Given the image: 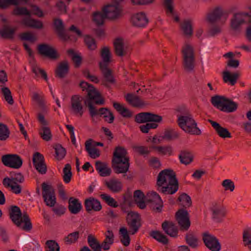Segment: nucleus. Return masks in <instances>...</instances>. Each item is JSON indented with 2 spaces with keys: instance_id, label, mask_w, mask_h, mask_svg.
<instances>
[{
  "instance_id": "nucleus-1",
  "label": "nucleus",
  "mask_w": 251,
  "mask_h": 251,
  "mask_svg": "<svg viewBox=\"0 0 251 251\" xmlns=\"http://www.w3.org/2000/svg\"><path fill=\"white\" fill-rule=\"evenodd\" d=\"M126 150L123 147H116L113 152L112 168L116 174H126L129 168V157Z\"/></svg>"
},
{
  "instance_id": "nucleus-2",
  "label": "nucleus",
  "mask_w": 251,
  "mask_h": 251,
  "mask_svg": "<svg viewBox=\"0 0 251 251\" xmlns=\"http://www.w3.org/2000/svg\"><path fill=\"white\" fill-rule=\"evenodd\" d=\"M10 177H5L2 180L3 186L6 188H10L12 192L15 194H19L22 192V186L19 183L25 181L24 176L21 173L11 172Z\"/></svg>"
},
{
  "instance_id": "nucleus-3",
  "label": "nucleus",
  "mask_w": 251,
  "mask_h": 251,
  "mask_svg": "<svg viewBox=\"0 0 251 251\" xmlns=\"http://www.w3.org/2000/svg\"><path fill=\"white\" fill-rule=\"evenodd\" d=\"M100 56L102 60L99 63V67L103 77L104 78H113V72L108 67V64L111 62V52L108 47H104L101 49Z\"/></svg>"
},
{
  "instance_id": "nucleus-4",
  "label": "nucleus",
  "mask_w": 251,
  "mask_h": 251,
  "mask_svg": "<svg viewBox=\"0 0 251 251\" xmlns=\"http://www.w3.org/2000/svg\"><path fill=\"white\" fill-rule=\"evenodd\" d=\"M181 53L184 69L187 72L192 71L195 66V53L193 48L190 45L186 44L182 47Z\"/></svg>"
},
{
  "instance_id": "nucleus-5",
  "label": "nucleus",
  "mask_w": 251,
  "mask_h": 251,
  "mask_svg": "<svg viewBox=\"0 0 251 251\" xmlns=\"http://www.w3.org/2000/svg\"><path fill=\"white\" fill-rule=\"evenodd\" d=\"M178 126L186 132L194 135H200L201 130L197 127V123L192 116H182L177 120Z\"/></svg>"
},
{
  "instance_id": "nucleus-6",
  "label": "nucleus",
  "mask_w": 251,
  "mask_h": 251,
  "mask_svg": "<svg viewBox=\"0 0 251 251\" xmlns=\"http://www.w3.org/2000/svg\"><path fill=\"white\" fill-rule=\"evenodd\" d=\"M104 100L100 94L89 93V98H85L84 104L88 107L90 115L93 118L98 115V110L94 106V104L103 105Z\"/></svg>"
},
{
  "instance_id": "nucleus-7",
  "label": "nucleus",
  "mask_w": 251,
  "mask_h": 251,
  "mask_svg": "<svg viewBox=\"0 0 251 251\" xmlns=\"http://www.w3.org/2000/svg\"><path fill=\"white\" fill-rule=\"evenodd\" d=\"M209 209L211 213L212 219L218 223L222 222L227 214L226 207L220 203H213Z\"/></svg>"
},
{
  "instance_id": "nucleus-8",
  "label": "nucleus",
  "mask_w": 251,
  "mask_h": 251,
  "mask_svg": "<svg viewBox=\"0 0 251 251\" xmlns=\"http://www.w3.org/2000/svg\"><path fill=\"white\" fill-rule=\"evenodd\" d=\"M175 218L180 229L181 231H187L191 225V221L188 212L184 208L178 209L176 213Z\"/></svg>"
},
{
  "instance_id": "nucleus-9",
  "label": "nucleus",
  "mask_w": 251,
  "mask_h": 251,
  "mask_svg": "<svg viewBox=\"0 0 251 251\" xmlns=\"http://www.w3.org/2000/svg\"><path fill=\"white\" fill-rule=\"evenodd\" d=\"M38 52L41 56L48 57L51 60H57L60 55L57 50L52 46L46 43L39 44L37 46Z\"/></svg>"
},
{
  "instance_id": "nucleus-10",
  "label": "nucleus",
  "mask_w": 251,
  "mask_h": 251,
  "mask_svg": "<svg viewBox=\"0 0 251 251\" xmlns=\"http://www.w3.org/2000/svg\"><path fill=\"white\" fill-rule=\"evenodd\" d=\"M126 220L129 227V233L131 235L135 234L141 226L139 215L133 212H129Z\"/></svg>"
},
{
  "instance_id": "nucleus-11",
  "label": "nucleus",
  "mask_w": 251,
  "mask_h": 251,
  "mask_svg": "<svg viewBox=\"0 0 251 251\" xmlns=\"http://www.w3.org/2000/svg\"><path fill=\"white\" fill-rule=\"evenodd\" d=\"M1 162L6 167L19 169L23 164V160L21 157L16 154H7L2 156Z\"/></svg>"
},
{
  "instance_id": "nucleus-12",
  "label": "nucleus",
  "mask_w": 251,
  "mask_h": 251,
  "mask_svg": "<svg viewBox=\"0 0 251 251\" xmlns=\"http://www.w3.org/2000/svg\"><path fill=\"white\" fill-rule=\"evenodd\" d=\"M42 187L43 198L46 204L50 207L54 206L56 201L53 189L45 182L42 184Z\"/></svg>"
},
{
  "instance_id": "nucleus-13",
  "label": "nucleus",
  "mask_w": 251,
  "mask_h": 251,
  "mask_svg": "<svg viewBox=\"0 0 251 251\" xmlns=\"http://www.w3.org/2000/svg\"><path fill=\"white\" fill-rule=\"evenodd\" d=\"M251 17L247 13H235L231 20L230 27L234 31L239 30L241 25L245 23H251Z\"/></svg>"
},
{
  "instance_id": "nucleus-14",
  "label": "nucleus",
  "mask_w": 251,
  "mask_h": 251,
  "mask_svg": "<svg viewBox=\"0 0 251 251\" xmlns=\"http://www.w3.org/2000/svg\"><path fill=\"white\" fill-rule=\"evenodd\" d=\"M85 97L78 95L72 96L71 99V110L72 112L81 117L84 113V108L82 102H84Z\"/></svg>"
},
{
  "instance_id": "nucleus-15",
  "label": "nucleus",
  "mask_w": 251,
  "mask_h": 251,
  "mask_svg": "<svg viewBox=\"0 0 251 251\" xmlns=\"http://www.w3.org/2000/svg\"><path fill=\"white\" fill-rule=\"evenodd\" d=\"M162 120V117L158 115L151 112H141L135 115L134 121L138 124L148 122L160 123Z\"/></svg>"
},
{
  "instance_id": "nucleus-16",
  "label": "nucleus",
  "mask_w": 251,
  "mask_h": 251,
  "mask_svg": "<svg viewBox=\"0 0 251 251\" xmlns=\"http://www.w3.org/2000/svg\"><path fill=\"white\" fill-rule=\"evenodd\" d=\"M202 240L205 246L211 251H220L221 245L219 240L214 236L208 232L202 233Z\"/></svg>"
},
{
  "instance_id": "nucleus-17",
  "label": "nucleus",
  "mask_w": 251,
  "mask_h": 251,
  "mask_svg": "<svg viewBox=\"0 0 251 251\" xmlns=\"http://www.w3.org/2000/svg\"><path fill=\"white\" fill-rule=\"evenodd\" d=\"M175 172L171 169H165L161 171L157 178L156 186L160 187L166 184L168 181L176 179Z\"/></svg>"
},
{
  "instance_id": "nucleus-18",
  "label": "nucleus",
  "mask_w": 251,
  "mask_h": 251,
  "mask_svg": "<svg viewBox=\"0 0 251 251\" xmlns=\"http://www.w3.org/2000/svg\"><path fill=\"white\" fill-rule=\"evenodd\" d=\"M33 164L36 170L41 174L47 173V167L44 156L39 152H35L32 157Z\"/></svg>"
},
{
  "instance_id": "nucleus-19",
  "label": "nucleus",
  "mask_w": 251,
  "mask_h": 251,
  "mask_svg": "<svg viewBox=\"0 0 251 251\" xmlns=\"http://www.w3.org/2000/svg\"><path fill=\"white\" fill-rule=\"evenodd\" d=\"M53 25L55 31L58 37L63 41H67L70 37L66 33L63 22L61 19L56 18L53 20Z\"/></svg>"
},
{
  "instance_id": "nucleus-20",
  "label": "nucleus",
  "mask_w": 251,
  "mask_h": 251,
  "mask_svg": "<svg viewBox=\"0 0 251 251\" xmlns=\"http://www.w3.org/2000/svg\"><path fill=\"white\" fill-rule=\"evenodd\" d=\"M23 215L19 207L16 205L11 206L9 209V216L13 224L20 227L22 226Z\"/></svg>"
},
{
  "instance_id": "nucleus-21",
  "label": "nucleus",
  "mask_w": 251,
  "mask_h": 251,
  "mask_svg": "<svg viewBox=\"0 0 251 251\" xmlns=\"http://www.w3.org/2000/svg\"><path fill=\"white\" fill-rule=\"evenodd\" d=\"M158 191L164 195H172L175 194L178 189V182L177 179L168 181L166 184L158 187Z\"/></svg>"
},
{
  "instance_id": "nucleus-22",
  "label": "nucleus",
  "mask_w": 251,
  "mask_h": 251,
  "mask_svg": "<svg viewBox=\"0 0 251 251\" xmlns=\"http://www.w3.org/2000/svg\"><path fill=\"white\" fill-rule=\"evenodd\" d=\"M103 10L106 13L108 18L113 20L118 18L121 15L123 7L109 4L104 7Z\"/></svg>"
},
{
  "instance_id": "nucleus-23",
  "label": "nucleus",
  "mask_w": 251,
  "mask_h": 251,
  "mask_svg": "<svg viewBox=\"0 0 251 251\" xmlns=\"http://www.w3.org/2000/svg\"><path fill=\"white\" fill-rule=\"evenodd\" d=\"M131 22L134 26L143 27L149 23V19L144 12H141L132 16Z\"/></svg>"
},
{
  "instance_id": "nucleus-24",
  "label": "nucleus",
  "mask_w": 251,
  "mask_h": 251,
  "mask_svg": "<svg viewBox=\"0 0 251 251\" xmlns=\"http://www.w3.org/2000/svg\"><path fill=\"white\" fill-rule=\"evenodd\" d=\"M161 226L165 233L170 237L176 238L178 236V227L173 222L166 220L162 224Z\"/></svg>"
},
{
  "instance_id": "nucleus-25",
  "label": "nucleus",
  "mask_w": 251,
  "mask_h": 251,
  "mask_svg": "<svg viewBox=\"0 0 251 251\" xmlns=\"http://www.w3.org/2000/svg\"><path fill=\"white\" fill-rule=\"evenodd\" d=\"M146 201L147 202L155 204L156 207H153V209L156 210L158 212H161L163 202L160 196L156 192H151L148 193Z\"/></svg>"
},
{
  "instance_id": "nucleus-26",
  "label": "nucleus",
  "mask_w": 251,
  "mask_h": 251,
  "mask_svg": "<svg viewBox=\"0 0 251 251\" xmlns=\"http://www.w3.org/2000/svg\"><path fill=\"white\" fill-rule=\"evenodd\" d=\"M125 98L129 104L134 107L142 108L146 106L148 103L141 100L140 97L132 93H128Z\"/></svg>"
},
{
  "instance_id": "nucleus-27",
  "label": "nucleus",
  "mask_w": 251,
  "mask_h": 251,
  "mask_svg": "<svg viewBox=\"0 0 251 251\" xmlns=\"http://www.w3.org/2000/svg\"><path fill=\"white\" fill-rule=\"evenodd\" d=\"M84 206L88 212H90L92 210L100 211L102 209L100 201L93 197L86 199L84 201Z\"/></svg>"
},
{
  "instance_id": "nucleus-28",
  "label": "nucleus",
  "mask_w": 251,
  "mask_h": 251,
  "mask_svg": "<svg viewBox=\"0 0 251 251\" xmlns=\"http://www.w3.org/2000/svg\"><path fill=\"white\" fill-rule=\"evenodd\" d=\"M69 64L67 60H65L60 62L55 69L56 77L64 78L66 77L69 71Z\"/></svg>"
},
{
  "instance_id": "nucleus-29",
  "label": "nucleus",
  "mask_w": 251,
  "mask_h": 251,
  "mask_svg": "<svg viewBox=\"0 0 251 251\" xmlns=\"http://www.w3.org/2000/svg\"><path fill=\"white\" fill-rule=\"evenodd\" d=\"M212 126L214 128L218 135L223 138H231V135L226 128L222 127L219 123L211 120H208Z\"/></svg>"
},
{
  "instance_id": "nucleus-30",
  "label": "nucleus",
  "mask_w": 251,
  "mask_h": 251,
  "mask_svg": "<svg viewBox=\"0 0 251 251\" xmlns=\"http://www.w3.org/2000/svg\"><path fill=\"white\" fill-rule=\"evenodd\" d=\"M185 240L187 245L193 249H197L199 246V239L194 232L189 231L185 236Z\"/></svg>"
},
{
  "instance_id": "nucleus-31",
  "label": "nucleus",
  "mask_w": 251,
  "mask_h": 251,
  "mask_svg": "<svg viewBox=\"0 0 251 251\" xmlns=\"http://www.w3.org/2000/svg\"><path fill=\"white\" fill-rule=\"evenodd\" d=\"M224 15L223 8L220 6H217L208 14L207 19L209 23L213 24L220 20Z\"/></svg>"
},
{
  "instance_id": "nucleus-32",
  "label": "nucleus",
  "mask_w": 251,
  "mask_h": 251,
  "mask_svg": "<svg viewBox=\"0 0 251 251\" xmlns=\"http://www.w3.org/2000/svg\"><path fill=\"white\" fill-rule=\"evenodd\" d=\"M104 184L111 192L114 193L120 192L123 188L122 182L115 178L110 179L109 181H105Z\"/></svg>"
},
{
  "instance_id": "nucleus-33",
  "label": "nucleus",
  "mask_w": 251,
  "mask_h": 251,
  "mask_svg": "<svg viewBox=\"0 0 251 251\" xmlns=\"http://www.w3.org/2000/svg\"><path fill=\"white\" fill-rule=\"evenodd\" d=\"M95 168L101 176H108L111 173V170L108 167L106 163L102 162L100 161H97L95 163Z\"/></svg>"
},
{
  "instance_id": "nucleus-34",
  "label": "nucleus",
  "mask_w": 251,
  "mask_h": 251,
  "mask_svg": "<svg viewBox=\"0 0 251 251\" xmlns=\"http://www.w3.org/2000/svg\"><path fill=\"white\" fill-rule=\"evenodd\" d=\"M68 202V209L71 213L76 214L80 211L82 205L77 199L71 197L69 200Z\"/></svg>"
},
{
  "instance_id": "nucleus-35",
  "label": "nucleus",
  "mask_w": 251,
  "mask_h": 251,
  "mask_svg": "<svg viewBox=\"0 0 251 251\" xmlns=\"http://www.w3.org/2000/svg\"><path fill=\"white\" fill-rule=\"evenodd\" d=\"M22 24L26 27L35 29H42L43 27V24L41 21L29 18H24Z\"/></svg>"
},
{
  "instance_id": "nucleus-36",
  "label": "nucleus",
  "mask_w": 251,
  "mask_h": 251,
  "mask_svg": "<svg viewBox=\"0 0 251 251\" xmlns=\"http://www.w3.org/2000/svg\"><path fill=\"white\" fill-rule=\"evenodd\" d=\"M113 45L116 55L120 57L126 55V52L124 49V42L122 38H117L115 39Z\"/></svg>"
},
{
  "instance_id": "nucleus-37",
  "label": "nucleus",
  "mask_w": 251,
  "mask_h": 251,
  "mask_svg": "<svg viewBox=\"0 0 251 251\" xmlns=\"http://www.w3.org/2000/svg\"><path fill=\"white\" fill-rule=\"evenodd\" d=\"M8 79H0V85L1 87V92L5 100L10 105L14 103V100L11 95L10 90L8 87L3 86V85L7 81Z\"/></svg>"
},
{
  "instance_id": "nucleus-38",
  "label": "nucleus",
  "mask_w": 251,
  "mask_h": 251,
  "mask_svg": "<svg viewBox=\"0 0 251 251\" xmlns=\"http://www.w3.org/2000/svg\"><path fill=\"white\" fill-rule=\"evenodd\" d=\"M180 28L183 34L188 37H191L193 34L192 21L190 19L185 20L180 25Z\"/></svg>"
},
{
  "instance_id": "nucleus-39",
  "label": "nucleus",
  "mask_w": 251,
  "mask_h": 251,
  "mask_svg": "<svg viewBox=\"0 0 251 251\" xmlns=\"http://www.w3.org/2000/svg\"><path fill=\"white\" fill-rule=\"evenodd\" d=\"M226 100V98L224 96L216 95L211 98V102L214 107L223 111V107L225 105Z\"/></svg>"
},
{
  "instance_id": "nucleus-40",
  "label": "nucleus",
  "mask_w": 251,
  "mask_h": 251,
  "mask_svg": "<svg viewBox=\"0 0 251 251\" xmlns=\"http://www.w3.org/2000/svg\"><path fill=\"white\" fill-rule=\"evenodd\" d=\"M107 18L106 13L103 10L101 11H96L93 13V21L98 26L101 25L104 23V20Z\"/></svg>"
},
{
  "instance_id": "nucleus-41",
  "label": "nucleus",
  "mask_w": 251,
  "mask_h": 251,
  "mask_svg": "<svg viewBox=\"0 0 251 251\" xmlns=\"http://www.w3.org/2000/svg\"><path fill=\"white\" fill-rule=\"evenodd\" d=\"M181 163L188 165L193 160V156L191 152L186 150L181 151L178 155Z\"/></svg>"
},
{
  "instance_id": "nucleus-42",
  "label": "nucleus",
  "mask_w": 251,
  "mask_h": 251,
  "mask_svg": "<svg viewBox=\"0 0 251 251\" xmlns=\"http://www.w3.org/2000/svg\"><path fill=\"white\" fill-rule=\"evenodd\" d=\"M113 106L123 117L130 118L132 116V112L120 103L114 102L113 103Z\"/></svg>"
},
{
  "instance_id": "nucleus-43",
  "label": "nucleus",
  "mask_w": 251,
  "mask_h": 251,
  "mask_svg": "<svg viewBox=\"0 0 251 251\" xmlns=\"http://www.w3.org/2000/svg\"><path fill=\"white\" fill-rule=\"evenodd\" d=\"M91 141L92 140L90 139L85 142V149L90 156L92 158L95 159L100 156V150L95 147H91Z\"/></svg>"
},
{
  "instance_id": "nucleus-44",
  "label": "nucleus",
  "mask_w": 251,
  "mask_h": 251,
  "mask_svg": "<svg viewBox=\"0 0 251 251\" xmlns=\"http://www.w3.org/2000/svg\"><path fill=\"white\" fill-rule=\"evenodd\" d=\"M119 234L120 235V241L123 245L126 247L129 246L130 242V238L126 228L122 227L120 228Z\"/></svg>"
},
{
  "instance_id": "nucleus-45",
  "label": "nucleus",
  "mask_w": 251,
  "mask_h": 251,
  "mask_svg": "<svg viewBox=\"0 0 251 251\" xmlns=\"http://www.w3.org/2000/svg\"><path fill=\"white\" fill-rule=\"evenodd\" d=\"M16 30V28H10L8 25H4L2 29L0 30V34L3 38L13 39Z\"/></svg>"
},
{
  "instance_id": "nucleus-46",
  "label": "nucleus",
  "mask_w": 251,
  "mask_h": 251,
  "mask_svg": "<svg viewBox=\"0 0 251 251\" xmlns=\"http://www.w3.org/2000/svg\"><path fill=\"white\" fill-rule=\"evenodd\" d=\"M150 235L159 242L164 245L168 243V239L166 235L159 231H152L150 232Z\"/></svg>"
},
{
  "instance_id": "nucleus-47",
  "label": "nucleus",
  "mask_w": 251,
  "mask_h": 251,
  "mask_svg": "<svg viewBox=\"0 0 251 251\" xmlns=\"http://www.w3.org/2000/svg\"><path fill=\"white\" fill-rule=\"evenodd\" d=\"M20 1L23 2L24 3H27L28 0H0V9H6L11 5H18Z\"/></svg>"
},
{
  "instance_id": "nucleus-48",
  "label": "nucleus",
  "mask_w": 251,
  "mask_h": 251,
  "mask_svg": "<svg viewBox=\"0 0 251 251\" xmlns=\"http://www.w3.org/2000/svg\"><path fill=\"white\" fill-rule=\"evenodd\" d=\"M79 236V231H76L69 233L63 238V241L66 245H71L76 243Z\"/></svg>"
},
{
  "instance_id": "nucleus-49",
  "label": "nucleus",
  "mask_w": 251,
  "mask_h": 251,
  "mask_svg": "<svg viewBox=\"0 0 251 251\" xmlns=\"http://www.w3.org/2000/svg\"><path fill=\"white\" fill-rule=\"evenodd\" d=\"M87 241L88 245L93 251H101L100 243L98 240L92 234L88 236Z\"/></svg>"
},
{
  "instance_id": "nucleus-50",
  "label": "nucleus",
  "mask_w": 251,
  "mask_h": 251,
  "mask_svg": "<svg viewBox=\"0 0 251 251\" xmlns=\"http://www.w3.org/2000/svg\"><path fill=\"white\" fill-rule=\"evenodd\" d=\"M243 241L244 246L251 250V228H248L244 230Z\"/></svg>"
},
{
  "instance_id": "nucleus-51",
  "label": "nucleus",
  "mask_w": 251,
  "mask_h": 251,
  "mask_svg": "<svg viewBox=\"0 0 251 251\" xmlns=\"http://www.w3.org/2000/svg\"><path fill=\"white\" fill-rule=\"evenodd\" d=\"M84 41L87 49L90 50H96L97 48V42L94 38L89 35L84 36Z\"/></svg>"
},
{
  "instance_id": "nucleus-52",
  "label": "nucleus",
  "mask_w": 251,
  "mask_h": 251,
  "mask_svg": "<svg viewBox=\"0 0 251 251\" xmlns=\"http://www.w3.org/2000/svg\"><path fill=\"white\" fill-rule=\"evenodd\" d=\"M79 86L82 89V91L86 90L87 92V95L85 96V98H89V93H91L92 94L96 93V94H100L96 89L94 87L93 85L91 84L84 81H82L79 83Z\"/></svg>"
},
{
  "instance_id": "nucleus-53",
  "label": "nucleus",
  "mask_w": 251,
  "mask_h": 251,
  "mask_svg": "<svg viewBox=\"0 0 251 251\" xmlns=\"http://www.w3.org/2000/svg\"><path fill=\"white\" fill-rule=\"evenodd\" d=\"M178 201L180 202V204L186 209L192 205V201L190 197L186 193H183L178 198Z\"/></svg>"
},
{
  "instance_id": "nucleus-54",
  "label": "nucleus",
  "mask_w": 251,
  "mask_h": 251,
  "mask_svg": "<svg viewBox=\"0 0 251 251\" xmlns=\"http://www.w3.org/2000/svg\"><path fill=\"white\" fill-rule=\"evenodd\" d=\"M39 133L41 138L46 141H49L52 138V134L49 127L43 126L41 127Z\"/></svg>"
},
{
  "instance_id": "nucleus-55",
  "label": "nucleus",
  "mask_w": 251,
  "mask_h": 251,
  "mask_svg": "<svg viewBox=\"0 0 251 251\" xmlns=\"http://www.w3.org/2000/svg\"><path fill=\"white\" fill-rule=\"evenodd\" d=\"M32 100L41 107H43L46 103L44 95L42 93L33 92Z\"/></svg>"
},
{
  "instance_id": "nucleus-56",
  "label": "nucleus",
  "mask_w": 251,
  "mask_h": 251,
  "mask_svg": "<svg viewBox=\"0 0 251 251\" xmlns=\"http://www.w3.org/2000/svg\"><path fill=\"white\" fill-rule=\"evenodd\" d=\"M100 197L108 205L114 208L118 206L117 201L110 196L106 194H101Z\"/></svg>"
},
{
  "instance_id": "nucleus-57",
  "label": "nucleus",
  "mask_w": 251,
  "mask_h": 251,
  "mask_svg": "<svg viewBox=\"0 0 251 251\" xmlns=\"http://www.w3.org/2000/svg\"><path fill=\"white\" fill-rule=\"evenodd\" d=\"M238 104L236 102L226 98L225 105L223 107L224 112H233L237 109Z\"/></svg>"
},
{
  "instance_id": "nucleus-58",
  "label": "nucleus",
  "mask_w": 251,
  "mask_h": 251,
  "mask_svg": "<svg viewBox=\"0 0 251 251\" xmlns=\"http://www.w3.org/2000/svg\"><path fill=\"white\" fill-rule=\"evenodd\" d=\"M98 115L100 116L104 115V118H106L109 117V119L108 120V123L111 124L113 122L114 120V116L112 112L109 110L107 108L101 107L98 110Z\"/></svg>"
},
{
  "instance_id": "nucleus-59",
  "label": "nucleus",
  "mask_w": 251,
  "mask_h": 251,
  "mask_svg": "<svg viewBox=\"0 0 251 251\" xmlns=\"http://www.w3.org/2000/svg\"><path fill=\"white\" fill-rule=\"evenodd\" d=\"M151 148L156 150L159 153L165 155L170 156L172 154L173 149L172 147L168 146H152Z\"/></svg>"
},
{
  "instance_id": "nucleus-60",
  "label": "nucleus",
  "mask_w": 251,
  "mask_h": 251,
  "mask_svg": "<svg viewBox=\"0 0 251 251\" xmlns=\"http://www.w3.org/2000/svg\"><path fill=\"white\" fill-rule=\"evenodd\" d=\"M71 166L70 164H67L65 165V167L63 168V178L64 181L66 183H68L71 181V178L72 176V173L71 172Z\"/></svg>"
},
{
  "instance_id": "nucleus-61",
  "label": "nucleus",
  "mask_w": 251,
  "mask_h": 251,
  "mask_svg": "<svg viewBox=\"0 0 251 251\" xmlns=\"http://www.w3.org/2000/svg\"><path fill=\"white\" fill-rule=\"evenodd\" d=\"M22 223H24V225L22 226V229L26 231H29L31 230L32 228V223L29 216L26 213H25L23 215V218L22 220Z\"/></svg>"
},
{
  "instance_id": "nucleus-62",
  "label": "nucleus",
  "mask_w": 251,
  "mask_h": 251,
  "mask_svg": "<svg viewBox=\"0 0 251 251\" xmlns=\"http://www.w3.org/2000/svg\"><path fill=\"white\" fill-rule=\"evenodd\" d=\"M67 52L68 55L72 56V59L75 63V67H79L81 63L82 57L80 55L76 54L72 49H69Z\"/></svg>"
},
{
  "instance_id": "nucleus-63",
  "label": "nucleus",
  "mask_w": 251,
  "mask_h": 251,
  "mask_svg": "<svg viewBox=\"0 0 251 251\" xmlns=\"http://www.w3.org/2000/svg\"><path fill=\"white\" fill-rule=\"evenodd\" d=\"M56 154V158L57 160H62L66 155V151L61 145L56 144L54 147Z\"/></svg>"
},
{
  "instance_id": "nucleus-64",
  "label": "nucleus",
  "mask_w": 251,
  "mask_h": 251,
  "mask_svg": "<svg viewBox=\"0 0 251 251\" xmlns=\"http://www.w3.org/2000/svg\"><path fill=\"white\" fill-rule=\"evenodd\" d=\"M46 245V251H60V247L55 240L47 241Z\"/></svg>"
}]
</instances>
